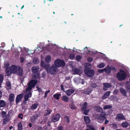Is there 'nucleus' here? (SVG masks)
<instances>
[{"mask_svg": "<svg viewBox=\"0 0 130 130\" xmlns=\"http://www.w3.org/2000/svg\"><path fill=\"white\" fill-rule=\"evenodd\" d=\"M119 72H118L117 74L116 78L120 81L125 80L127 76L126 73L122 69H120Z\"/></svg>", "mask_w": 130, "mask_h": 130, "instance_id": "1", "label": "nucleus"}, {"mask_svg": "<svg viewBox=\"0 0 130 130\" xmlns=\"http://www.w3.org/2000/svg\"><path fill=\"white\" fill-rule=\"evenodd\" d=\"M38 80H36L32 79L28 82L27 83L28 86L26 89V91L31 90L33 88H34L38 82Z\"/></svg>", "mask_w": 130, "mask_h": 130, "instance_id": "2", "label": "nucleus"}, {"mask_svg": "<svg viewBox=\"0 0 130 130\" xmlns=\"http://www.w3.org/2000/svg\"><path fill=\"white\" fill-rule=\"evenodd\" d=\"M84 72L85 74L89 77H92L94 75V70L88 67L85 68Z\"/></svg>", "mask_w": 130, "mask_h": 130, "instance_id": "3", "label": "nucleus"}, {"mask_svg": "<svg viewBox=\"0 0 130 130\" xmlns=\"http://www.w3.org/2000/svg\"><path fill=\"white\" fill-rule=\"evenodd\" d=\"M55 65L56 67H64L65 65V63L63 60L57 59L55 61Z\"/></svg>", "mask_w": 130, "mask_h": 130, "instance_id": "4", "label": "nucleus"}, {"mask_svg": "<svg viewBox=\"0 0 130 130\" xmlns=\"http://www.w3.org/2000/svg\"><path fill=\"white\" fill-rule=\"evenodd\" d=\"M58 69L57 67L54 65H53L50 67L49 70L50 72L52 74H56Z\"/></svg>", "mask_w": 130, "mask_h": 130, "instance_id": "5", "label": "nucleus"}, {"mask_svg": "<svg viewBox=\"0 0 130 130\" xmlns=\"http://www.w3.org/2000/svg\"><path fill=\"white\" fill-rule=\"evenodd\" d=\"M17 67L14 65H11L9 68L10 73L15 74L18 69Z\"/></svg>", "mask_w": 130, "mask_h": 130, "instance_id": "6", "label": "nucleus"}, {"mask_svg": "<svg viewBox=\"0 0 130 130\" xmlns=\"http://www.w3.org/2000/svg\"><path fill=\"white\" fill-rule=\"evenodd\" d=\"M60 118V115L59 113H57L55 115L53 116L52 118V121L53 122H56L58 121Z\"/></svg>", "mask_w": 130, "mask_h": 130, "instance_id": "7", "label": "nucleus"}, {"mask_svg": "<svg viewBox=\"0 0 130 130\" xmlns=\"http://www.w3.org/2000/svg\"><path fill=\"white\" fill-rule=\"evenodd\" d=\"M125 119L126 118L124 115L121 113L117 114L116 118V119L118 121L121 120H125Z\"/></svg>", "mask_w": 130, "mask_h": 130, "instance_id": "8", "label": "nucleus"}, {"mask_svg": "<svg viewBox=\"0 0 130 130\" xmlns=\"http://www.w3.org/2000/svg\"><path fill=\"white\" fill-rule=\"evenodd\" d=\"M40 116V114L39 113H36L35 115L31 117H30L31 122H34Z\"/></svg>", "mask_w": 130, "mask_h": 130, "instance_id": "9", "label": "nucleus"}, {"mask_svg": "<svg viewBox=\"0 0 130 130\" xmlns=\"http://www.w3.org/2000/svg\"><path fill=\"white\" fill-rule=\"evenodd\" d=\"M23 94L21 93L18 95L16 97L15 102L16 104L18 103L21 100L23 97Z\"/></svg>", "mask_w": 130, "mask_h": 130, "instance_id": "10", "label": "nucleus"}, {"mask_svg": "<svg viewBox=\"0 0 130 130\" xmlns=\"http://www.w3.org/2000/svg\"><path fill=\"white\" fill-rule=\"evenodd\" d=\"M23 70L21 67L20 66H19L18 68L17 71L16 73H17L18 75L20 76H22L23 75Z\"/></svg>", "mask_w": 130, "mask_h": 130, "instance_id": "11", "label": "nucleus"}, {"mask_svg": "<svg viewBox=\"0 0 130 130\" xmlns=\"http://www.w3.org/2000/svg\"><path fill=\"white\" fill-rule=\"evenodd\" d=\"M103 89L105 91H106L108 88H110L111 87V85L109 83H105L103 84Z\"/></svg>", "mask_w": 130, "mask_h": 130, "instance_id": "12", "label": "nucleus"}, {"mask_svg": "<svg viewBox=\"0 0 130 130\" xmlns=\"http://www.w3.org/2000/svg\"><path fill=\"white\" fill-rule=\"evenodd\" d=\"M75 91V89H70L66 90L65 92L67 95L70 96L73 94Z\"/></svg>", "mask_w": 130, "mask_h": 130, "instance_id": "13", "label": "nucleus"}, {"mask_svg": "<svg viewBox=\"0 0 130 130\" xmlns=\"http://www.w3.org/2000/svg\"><path fill=\"white\" fill-rule=\"evenodd\" d=\"M39 67L37 66L32 67L31 69L33 72L35 73H37L39 71Z\"/></svg>", "mask_w": 130, "mask_h": 130, "instance_id": "14", "label": "nucleus"}, {"mask_svg": "<svg viewBox=\"0 0 130 130\" xmlns=\"http://www.w3.org/2000/svg\"><path fill=\"white\" fill-rule=\"evenodd\" d=\"M92 90V88L89 87L87 88L86 90H85L84 91V93L86 94L89 95L91 92Z\"/></svg>", "mask_w": 130, "mask_h": 130, "instance_id": "15", "label": "nucleus"}, {"mask_svg": "<svg viewBox=\"0 0 130 130\" xmlns=\"http://www.w3.org/2000/svg\"><path fill=\"white\" fill-rule=\"evenodd\" d=\"M119 90L121 93L124 97H126L127 96V92L124 89L122 88H121Z\"/></svg>", "mask_w": 130, "mask_h": 130, "instance_id": "16", "label": "nucleus"}, {"mask_svg": "<svg viewBox=\"0 0 130 130\" xmlns=\"http://www.w3.org/2000/svg\"><path fill=\"white\" fill-rule=\"evenodd\" d=\"M14 95L13 93H10L9 96V100L10 102L14 101Z\"/></svg>", "mask_w": 130, "mask_h": 130, "instance_id": "17", "label": "nucleus"}, {"mask_svg": "<svg viewBox=\"0 0 130 130\" xmlns=\"http://www.w3.org/2000/svg\"><path fill=\"white\" fill-rule=\"evenodd\" d=\"M52 110L50 109L49 108H47L45 111L44 113L45 116H48L52 112Z\"/></svg>", "mask_w": 130, "mask_h": 130, "instance_id": "18", "label": "nucleus"}, {"mask_svg": "<svg viewBox=\"0 0 130 130\" xmlns=\"http://www.w3.org/2000/svg\"><path fill=\"white\" fill-rule=\"evenodd\" d=\"M33 78L35 79V80H37V79H40L41 78L39 73L34 74L33 75Z\"/></svg>", "mask_w": 130, "mask_h": 130, "instance_id": "19", "label": "nucleus"}, {"mask_svg": "<svg viewBox=\"0 0 130 130\" xmlns=\"http://www.w3.org/2000/svg\"><path fill=\"white\" fill-rule=\"evenodd\" d=\"M62 100L66 102H67L69 100V98L66 95H63L61 97Z\"/></svg>", "mask_w": 130, "mask_h": 130, "instance_id": "20", "label": "nucleus"}, {"mask_svg": "<svg viewBox=\"0 0 130 130\" xmlns=\"http://www.w3.org/2000/svg\"><path fill=\"white\" fill-rule=\"evenodd\" d=\"M84 119L86 124H89L91 122L90 118L88 116H84Z\"/></svg>", "mask_w": 130, "mask_h": 130, "instance_id": "21", "label": "nucleus"}, {"mask_svg": "<svg viewBox=\"0 0 130 130\" xmlns=\"http://www.w3.org/2000/svg\"><path fill=\"white\" fill-rule=\"evenodd\" d=\"M121 125L122 127H127L130 125L129 123L126 121L123 122L121 124Z\"/></svg>", "mask_w": 130, "mask_h": 130, "instance_id": "22", "label": "nucleus"}, {"mask_svg": "<svg viewBox=\"0 0 130 130\" xmlns=\"http://www.w3.org/2000/svg\"><path fill=\"white\" fill-rule=\"evenodd\" d=\"M45 62L47 63L50 62L51 61V57L50 55H48L45 58Z\"/></svg>", "mask_w": 130, "mask_h": 130, "instance_id": "23", "label": "nucleus"}, {"mask_svg": "<svg viewBox=\"0 0 130 130\" xmlns=\"http://www.w3.org/2000/svg\"><path fill=\"white\" fill-rule=\"evenodd\" d=\"M105 70H104V72L107 74L110 73L111 72V67H107L106 68H105Z\"/></svg>", "mask_w": 130, "mask_h": 130, "instance_id": "24", "label": "nucleus"}, {"mask_svg": "<svg viewBox=\"0 0 130 130\" xmlns=\"http://www.w3.org/2000/svg\"><path fill=\"white\" fill-rule=\"evenodd\" d=\"M6 118L3 119V123L4 124H6L10 120V117L7 115Z\"/></svg>", "mask_w": 130, "mask_h": 130, "instance_id": "25", "label": "nucleus"}, {"mask_svg": "<svg viewBox=\"0 0 130 130\" xmlns=\"http://www.w3.org/2000/svg\"><path fill=\"white\" fill-rule=\"evenodd\" d=\"M39 104L37 103H35L32 104L31 106V110L35 109L38 107Z\"/></svg>", "mask_w": 130, "mask_h": 130, "instance_id": "26", "label": "nucleus"}, {"mask_svg": "<svg viewBox=\"0 0 130 130\" xmlns=\"http://www.w3.org/2000/svg\"><path fill=\"white\" fill-rule=\"evenodd\" d=\"M6 105V102L4 100H1L0 101V107H4Z\"/></svg>", "mask_w": 130, "mask_h": 130, "instance_id": "27", "label": "nucleus"}, {"mask_svg": "<svg viewBox=\"0 0 130 130\" xmlns=\"http://www.w3.org/2000/svg\"><path fill=\"white\" fill-rule=\"evenodd\" d=\"M96 119H97L98 120L100 121H103L105 120L100 115L98 114L96 115Z\"/></svg>", "mask_w": 130, "mask_h": 130, "instance_id": "28", "label": "nucleus"}, {"mask_svg": "<svg viewBox=\"0 0 130 130\" xmlns=\"http://www.w3.org/2000/svg\"><path fill=\"white\" fill-rule=\"evenodd\" d=\"M87 103L86 102H85L83 106L81 108V110H84L86 109L87 107Z\"/></svg>", "mask_w": 130, "mask_h": 130, "instance_id": "29", "label": "nucleus"}, {"mask_svg": "<svg viewBox=\"0 0 130 130\" xmlns=\"http://www.w3.org/2000/svg\"><path fill=\"white\" fill-rule=\"evenodd\" d=\"M61 96V94H60L56 93L53 95V97L57 100H58L60 98Z\"/></svg>", "mask_w": 130, "mask_h": 130, "instance_id": "30", "label": "nucleus"}, {"mask_svg": "<svg viewBox=\"0 0 130 130\" xmlns=\"http://www.w3.org/2000/svg\"><path fill=\"white\" fill-rule=\"evenodd\" d=\"M100 115L105 120L106 119V115L105 112L102 111Z\"/></svg>", "mask_w": 130, "mask_h": 130, "instance_id": "31", "label": "nucleus"}, {"mask_svg": "<svg viewBox=\"0 0 130 130\" xmlns=\"http://www.w3.org/2000/svg\"><path fill=\"white\" fill-rule=\"evenodd\" d=\"M6 86L9 88V89H11V85L10 81L9 80L6 81Z\"/></svg>", "mask_w": 130, "mask_h": 130, "instance_id": "32", "label": "nucleus"}, {"mask_svg": "<svg viewBox=\"0 0 130 130\" xmlns=\"http://www.w3.org/2000/svg\"><path fill=\"white\" fill-rule=\"evenodd\" d=\"M18 127L19 130H22L23 129V127L22 125V123L21 122H20L18 124Z\"/></svg>", "mask_w": 130, "mask_h": 130, "instance_id": "33", "label": "nucleus"}, {"mask_svg": "<svg viewBox=\"0 0 130 130\" xmlns=\"http://www.w3.org/2000/svg\"><path fill=\"white\" fill-rule=\"evenodd\" d=\"M105 65V63H101L100 64L97 65V67L98 68H104Z\"/></svg>", "mask_w": 130, "mask_h": 130, "instance_id": "34", "label": "nucleus"}, {"mask_svg": "<svg viewBox=\"0 0 130 130\" xmlns=\"http://www.w3.org/2000/svg\"><path fill=\"white\" fill-rule=\"evenodd\" d=\"M7 113L6 111H2L1 112V115L3 118L5 117L6 116Z\"/></svg>", "mask_w": 130, "mask_h": 130, "instance_id": "35", "label": "nucleus"}, {"mask_svg": "<svg viewBox=\"0 0 130 130\" xmlns=\"http://www.w3.org/2000/svg\"><path fill=\"white\" fill-rule=\"evenodd\" d=\"M112 107L110 105H105L103 107V109L104 110L106 109H108L111 108Z\"/></svg>", "mask_w": 130, "mask_h": 130, "instance_id": "36", "label": "nucleus"}, {"mask_svg": "<svg viewBox=\"0 0 130 130\" xmlns=\"http://www.w3.org/2000/svg\"><path fill=\"white\" fill-rule=\"evenodd\" d=\"M4 79V76L2 74H0V84L3 82Z\"/></svg>", "mask_w": 130, "mask_h": 130, "instance_id": "37", "label": "nucleus"}, {"mask_svg": "<svg viewBox=\"0 0 130 130\" xmlns=\"http://www.w3.org/2000/svg\"><path fill=\"white\" fill-rule=\"evenodd\" d=\"M6 73L8 76H9L10 75V73L9 68H6L5 70Z\"/></svg>", "mask_w": 130, "mask_h": 130, "instance_id": "38", "label": "nucleus"}, {"mask_svg": "<svg viewBox=\"0 0 130 130\" xmlns=\"http://www.w3.org/2000/svg\"><path fill=\"white\" fill-rule=\"evenodd\" d=\"M50 65L49 64H46L45 65L44 68H45L47 71H48L49 70Z\"/></svg>", "mask_w": 130, "mask_h": 130, "instance_id": "39", "label": "nucleus"}, {"mask_svg": "<svg viewBox=\"0 0 130 130\" xmlns=\"http://www.w3.org/2000/svg\"><path fill=\"white\" fill-rule=\"evenodd\" d=\"M82 57V56L79 55H77L76 57V60L78 61H80Z\"/></svg>", "mask_w": 130, "mask_h": 130, "instance_id": "40", "label": "nucleus"}, {"mask_svg": "<svg viewBox=\"0 0 130 130\" xmlns=\"http://www.w3.org/2000/svg\"><path fill=\"white\" fill-rule=\"evenodd\" d=\"M70 107L72 109H75L76 107L74 105L73 103H72L71 104H70Z\"/></svg>", "mask_w": 130, "mask_h": 130, "instance_id": "41", "label": "nucleus"}, {"mask_svg": "<svg viewBox=\"0 0 130 130\" xmlns=\"http://www.w3.org/2000/svg\"><path fill=\"white\" fill-rule=\"evenodd\" d=\"M75 56L74 54H69V58L70 59H73L75 58Z\"/></svg>", "mask_w": 130, "mask_h": 130, "instance_id": "42", "label": "nucleus"}, {"mask_svg": "<svg viewBox=\"0 0 130 130\" xmlns=\"http://www.w3.org/2000/svg\"><path fill=\"white\" fill-rule=\"evenodd\" d=\"M74 72L76 74H78L80 73L79 70L77 68H75L74 70Z\"/></svg>", "mask_w": 130, "mask_h": 130, "instance_id": "43", "label": "nucleus"}, {"mask_svg": "<svg viewBox=\"0 0 130 130\" xmlns=\"http://www.w3.org/2000/svg\"><path fill=\"white\" fill-rule=\"evenodd\" d=\"M95 108H97L96 111L99 112H101L103 110L100 107H99L98 106H96Z\"/></svg>", "mask_w": 130, "mask_h": 130, "instance_id": "44", "label": "nucleus"}, {"mask_svg": "<svg viewBox=\"0 0 130 130\" xmlns=\"http://www.w3.org/2000/svg\"><path fill=\"white\" fill-rule=\"evenodd\" d=\"M64 118L67 123H69L70 122L69 117L68 116H66Z\"/></svg>", "mask_w": 130, "mask_h": 130, "instance_id": "45", "label": "nucleus"}, {"mask_svg": "<svg viewBox=\"0 0 130 130\" xmlns=\"http://www.w3.org/2000/svg\"><path fill=\"white\" fill-rule=\"evenodd\" d=\"M97 84L95 83H93L91 84V87L92 88H95L97 87Z\"/></svg>", "mask_w": 130, "mask_h": 130, "instance_id": "46", "label": "nucleus"}, {"mask_svg": "<svg viewBox=\"0 0 130 130\" xmlns=\"http://www.w3.org/2000/svg\"><path fill=\"white\" fill-rule=\"evenodd\" d=\"M83 111H84V114L86 115H87L90 110L89 109L87 110L85 109Z\"/></svg>", "mask_w": 130, "mask_h": 130, "instance_id": "47", "label": "nucleus"}, {"mask_svg": "<svg viewBox=\"0 0 130 130\" xmlns=\"http://www.w3.org/2000/svg\"><path fill=\"white\" fill-rule=\"evenodd\" d=\"M125 88L127 89V90L130 92V84H129L125 86Z\"/></svg>", "mask_w": 130, "mask_h": 130, "instance_id": "48", "label": "nucleus"}, {"mask_svg": "<svg viewBox=\"0 0 130 130\" xmlns=\"http://www.w3.org/2000/svg\"><path fill=\"white\" fill-rule=\"evenodd\" d=\"M13 113V111L12 110H10L9 111L8 114L7 115L10 117V116L12 115Z\"/></svg>", "mask_w": 130, "mask_h": 130, "instance_id": "49", "label": "nucleus"}, {"mask_svg": "<svg viewBox=\"0 0 130 130\" xmlns=\"http://www.w3.org/2000/svg\"><path fill=\"white\" fill-rule=\"evenodd\" d=\"M104 70H105V69H99L98 70V72L100 73H103L104 71Z\"/></svg>", "mask_w": 130, "mask_h": 130, "instance_id": "50", "label": "nucleus"}, {"mask_svg": "<svg viewBox=\"0 0 130 130\" xmlns=\"http://www.w3.org/2000/svg\"><path fill=\"white\" fill-rule=\"evenodd\" d=\"M87 61L89 62H91L93 60V59L91 57H88L87 59Z\"/></svg>", "mask_w": 130, "mask_h": 130, "instance_id": "51", "label": "nucleus"}, {"mask_svg": "<svg viewBox=\"0 0 130 130\" xmlns=\"http://www.w3.org/2000/svg\"><path fill=\"white\" fill-rule=\"evenodd\" d=\"M23 115L22 113H21L19 114L18 116V117L19 118H20L21 119H23Z\"/></svg>", "mask_w": 130, "mask_h": 130, "instance_id": "52", "label": "nucleus"}, {"mask_svg": "<svg viewBox=\"0 0 130 130\" xmlns=\"http://www.w3.org/2000/svg\"><path fill=\"white\" fill-rule=\"evenodd\" d=\"M87 49V51L85 50V53L88 54V53L90 52V51H88V47H85L84 48V49Z\"/></svg>", "mask_w": 130, "mask_h": 130, "instance_id": "53", "label": "nucleus"}, {"mask_svg": "<svg viewBox=\"0 0 130 130\" xmlns=\"http://www.w3.org/2000/svg\"><path fill=\"white\" fill-rule=\"evenodd\" d=\"M29 96L28 95H25L24 97V100L25 101H28L29 99Z\"/></svg>", "mask_w": 130, "mask_h": 130, "instance_id": "54", "label": "nucleus"}, {"mask_svg": "<svg viewBox=\"0 0 130 130\" xmlns=\"http://www.w3.org/2000/svg\"><path fill=\"white\" fill-rule=\"evenodd\" d=\"M57 130H63V127L62 126H60L58 127Z\"/></svg>", "mask_w": 130, "mask_h": 130, "instance_id": "55", "label": "nucleus"}, {"mask_svg": "<svg viewBox=\"0 0 130 130\" xmlns=\"http://www.w3.org/2000/svg\"><path fill=\"white\" fill-rule=\"evenodd\" d=\"M46 64L44 63V62L43 61H42L41 63V66L43 68H44L45 65Z\"/></svg>", "mask_w": 130, "mask_h": 130, "instance_id": "56", "label": "nucleus"}, {"mask_svg": "<svg viewBox=\"0 0 130 130\" xmlns=\"http://www.w3.org/2000/svg\"><path fill=\"white\" fill-rule=\"evenodd\" d=\"M110 91H108L106 92L104 94L105 95L107 96L108 97L109 96L110 94Z\"/></svg>", "mask_w": 130, "mask_h": 130, "instance_id": "57", "label": "nucleus"}, {"mask_svg": "<svg viewBox=\"0 0 130 130\" xmlns=\"http://www.w3.org/2000/svg\"><path fill=\"white\" fill-rule=\"evenodd\" d=\"M111 125H112V127L114 128H117V125L116 123H113L112 124H111Z\"/></svg>", "mask_w": 130, "mask_h": 130, "instance_id": "58", "label": "nucleus"}, {"mask_svg": "<svg viewBox=\"0 0 130 130\" xmlns=\"http://www.w3.org/2000/svg\"><path fill=\"white\" fill-rule=\"evenodd\" d=\"M29 91L28 92L27 94L26 95H28L29 97H31V93L30 91Z\"/></svg>", "mask_w": 130, "mask_h": 130, "instance_id": "59", "label": "nucleus"}, {"mask_svg": "<svg viewBox=\"0 0 130 130\" xmlns=\"http://www.w3.org/2000/svg\"><path fill=\"white\" fill-rule=\"evenodd\" d=\"M118 91H119L118 89H115L113 91V93L114 94H116L118 92Z\"/></svg>", "mask_w": 130, "mask_h": 130, "instance_id": "60", "label": "nucleus"}, {"mask_svg": "<svg viewBox=\"0 0 130 130\" xmlns=\"http://www.w3.org/2000/svg\"><path fill=\"white\" fill-rule=\"evenodd\" d=\"M20 61L21 63H23L24 61V58L23 57H21L20 58Z\"/></svg>", "mask_w": 130, "mask_h": 130, "instance_id": "61", "label": "nucleus"}, {"mask_svg": "<svg viewBox=\"0 0 130 130\" xmlns=\"http://www.w3.org/2000/svg\"><path fill=\"white\" fill-rule=\"evenodd\" d=\"M86 130H95L94 128L93 127H89L88 128H87L86 129Z\"/></svg>", "mask_w": 130, "mask_h": 130, "instance_id": "62", "label": "nucleus"}, {"mask_svg": "<svg viewBox=\"0 0 130 130\" xmlns=\"http://www.w3.org/2000/svg\"><path fill=\"white\" fill-rule=\"evenodd\" d=\"M9 63H6V64L4 66L6 68H9Z\"/></svg>", "mask_w": 130, "mask_h": 130, "instance_id": "63", "label": "nucleus"}, {"mask_svg": "<svg viewBox=\"0 0 130 130\" xmlns=\"http://www.w3.org/2000/svg\"><path fill=\"white\" fill-rule=\"evenodd\" d=\"M116 69L115 67H112L111 68V70H113L116 72Z\"/></svg>", "mask_w": 130, "mask_h": 130, "instance_id": "64", "label": "nucleus"}]
</instances>
